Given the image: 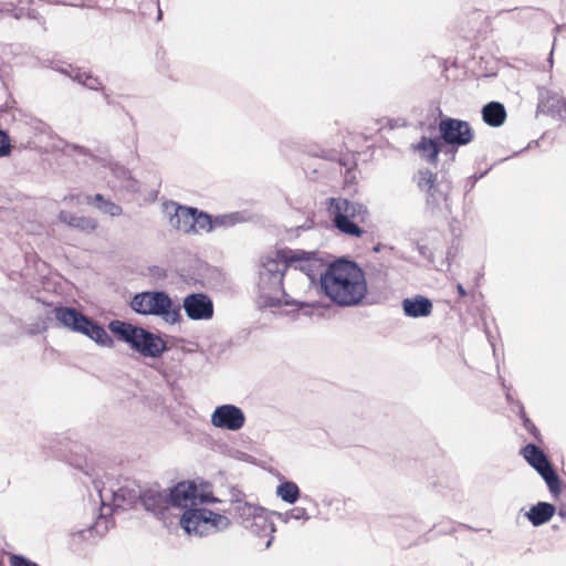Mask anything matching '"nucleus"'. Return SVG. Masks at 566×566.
<instances>
[{
  "mask_svg": "<svg viewBox=\"0 0 566 566\" xmlns=\"http://www.w3.org/2000/svg\"><path fill=\"white\" fill-rule=\"evenodd\" d=\"M111 176L106 178L107 184L114 189H125L135 191L136 182L132 179L129 171L117 164H112L107 167Z\"/></svg>",
  "mask_w": 566,
  "mask_h": 566,
  "instance_id": "17",
  "label": "nucleus"
},
{
  "mask_svg": "<svg viewBox=\"0 0 566 566\" xmlns=\"http://www.w3.org/2000/svg\"><path fill=\"white\" fill-rule=\"evenodd\" d=\"M165 212L172 228L184 233H201L211 231V217L195 208L179 206L175 202L165 205Z\"/></svg>",
  "mask_w": 566,
  "mask_h": 566,
  "instance_id": "9",
  "label": "nucleus"
},
{
  "mask_svg": "<svg viewBox=\"0 0 566 566\" xmlns=\"http://www.w3.org/2000/svg\"><path fill=\"white\" fill-rule=\"evenodd\" d=\"M432 307V302L422 295L408 297L402 301V310L408 317H427L431 314Z\"/></svg>",
  "mask_w": 566,
  "mask_h": 566,
  "instance_id": "18",
  "label": "nucleus"
},
{
  "mask_svg": "<svg viewBox=\"0 0 566 566\" xmlns=\"http://www.w3.org/2000/svg\"><path fill=\"white\" fill-rule=\"evenodd\" d=\"M108 328L119 340L144 357L158 358L167 349L160 336L130 323L115 319L108 324Z\"/></svg>",
  "mask_w": 566,
  "mask_h": 566,
  "instance_id": "5",
  "label": "nucleus"
},
{
  "mask_svg": "<svg viewBox=\"0 0 566 566\" xmlns=\"http://www.w3.org/2000/svg\"><path fill=\"white\" fill-rule=\"evenodd\" d=\"M233 516L239 520V522L245 526L247 523L251 522L259 514L264 513V509L249 503L244 500L235 499L234 506L231 509Z\"/></svg>",
  "mask_w": 566,
  "mask_h": 566,
  "instance_id": "21",
  "label": "nucleus"
},
{
  "mask_svg": "<svg viewBox=\"0 0 566 566\" xmlns=\"http://www.w3.org/2000/svg\"><path fill=\"white\" fill-rule=\"evenodd\" d=\"M327 210L338 231L355 238L363 235L364 231L359 228L358 223L365 222L368 217L366 206L338 197L327 200Z\"/></svg>",
  "mask_w": 566,
  "mask_h": 566,
  "instance_id": "7",
  "label": "nucleus"
},
{
  "mask_svg": "<svg viewBox=\"0 0 566 566\" xmlns=\"http://www.w3.org/2000/svg\"><path fill=\"white\" fill-rule=\"evenodd\" d=\"M528 464L542 476L552 494L556 495L560 492L562 482L553 462H528Z\"/></svg>",
  "mask_w": 566,
  "mask_h": 566,
  "instance_id": "19",
  "label": "nucleus"
},
{
  "mask_svg": "<svg viewBox=\"0 0 566 566\" xmlns=\"http://www.w3.org/2000/svg\"><path fill=\"white\" fill-rule=\"evenodd\" d=\"M10 563L11 566H40L35 562L18 554H14L10 557Z\"/></svg>",
  "mask_w": 566,
  "mask_h": 566,
  "instance_id": "35",
  "label": "nucleus"
},
{
  "mask_svg": "<svg viewBox=\"0 0 566 566\" xmlns=\"http://www.w3.org/2000/svg\"><path fill=\"white\" fill-rule=\"evenodd\" d=\"M244 527L260 537H268L264 547L269 548L271 546L274 539L275 526L274 523L264 515V513L259 514L251 522L247 523Z\"/></svg>",
  "mask_w": 566,
  "mask_h": 566,
  "instance_id": "20",
  "label": "nucleus"
},
{
  "mask_svg": "<svg viewBox=\"0 0 566 566\" xmlns=\"http://www.w3.org/2000/svg\"><path fill=\"white\" fill-rule=\"evenodd\" d=\"M439 132L447 144L464 146L473 139V133L468 122L455 118H443L439 123Z\"/></svg>",
  "mask_w": 566,
  "mask_h": 566,
  "instance_id": "12",
  "label": "nucleus"
},
{
  "mask_svg": "<svg viewBox=\"0 0 566 566\" xmlns=\"http://www.w3.org/2000/svg\"><path fill=\"white\" fill-rule=\"evenodd\" d=\"M318 291L336 305L352 307L363 302L368 287L364 271L355 262L340 259L329 264L324 261Z\"/></svg>",
  "mask_w": 566,
  "mask_h": 566,
  "instance_id": "2",
  "label": "nucleus"
},
{
  "mask_svg": "<svg viewBox=\"0 0 566 566\" xmlns=\"http://www.w3.org/2000/svg\"><path fill=\"white\" fill-rule=\"evenodd\" d=\"M200 505L201 504L186 503L185 506H178L184 510L180 517V525L188 535L203 537L224 531L231 525V521L228 516L201 507Z\"/></svg>",
  "mask_w": 566,
  "mask_h": 566,
  "instance_id": "6",
  "label": "nucleus"
},
{
  "mask_svg": "<svg viewBox=\"0 0 566 566\" xmlns=\"http://www.w3.org/2000/svg\"><path fill=\"white\" fill-rule=\"evenodd\" d=\"M129 306L139 315L159 317L168 325L182 321L180 305L165 291L139 292L133 296Z\"/></svg>",
  "mask_w": 566,
  "mask_h": 566,
  "instance_id": "4",
  "label": "nucleus"
},
{
  "mask_svg": "<svg viewBox=\"0 0 566 566\" xmlns=\"http://www.w3.org/2000/svg\"><path fill=\"white\" fill-rule=\"evenodd\" d=\"M242 220L238 212L217 216L214 219L211 218V231L219 227H231Z\"/></svg>",
  "mask_w": 566,
  "mask_h": 566,
  "instance_id": "31",
  "label": "nucleus"
},
{
  "mask_svg": "<svg viewBox=\"0 0 566 566\" xmlns=\"http://www.w3.org/2000/svg\"><path fill=\"white\" fill-rule=\"evenodd\" d=\"M560 99L564 98L558 94L551 91H544L539 94V106L547 108L551 112L559 111Z\"/></svg>",
  "mask_w": 566,
  "mask_h": 566,
  "instance_id": "29",
  "label": "nucleus"
},
{
  "mask_svg": "<svg viewBox=\"0 0 566 566\" xmlns=\"http://www.w3.org/2000/svg\"><path fill=\"white\" fill-rule=\"evenodd\" d=\"M457 290H458V293H459L460 296H465L467 295V291L464 290L462 284H458Z\"/></svg>",
  "mask_w": 566,
  "mask_h": 566,
  "instance_id": "38",
  "label": "nucleus"
},
{
  "mask_svg": "<svg viewBox=\"0 0 566 566\" xmlns=\"http://www.w3.org/2000/svg\"><path fill=\"white\" fill-rule=\"evenodd\" d=\"M276 495L289 504H294L300 497V489L292 481H284L276 488Z\"/></svg>",
  "mask_w": 566,
  "mask_h": 566,
  "instance_id": "27",
  "label": "nucleus"
},
{
  "mask_svg": "<svg viewBox=\"0 0 566 566\" xmlns=\"http://www.w3.org/2000/svg\"><path fill=\"white\" fill-rule=\"evenodd\" d=\"M10 149L11 146L8 135L0 130V157L9 155Z\"/></svg>",
  "mask_w": 566,
  "mask_h": 566,
  "instance_id": "36",
  "label": "nucleus"
},
{
  "mask_svg": "<svg viewBox=\"0 0 566 566\" xmlns=\"http://www.w3.org/2000/svg\"><path fill=\"white\" fill-rule=\"evenodd\" d=\"M56 321L69 331L82 334L97 345L106 348L114 346L113 338L98 323L92 321L73 307H56L54 310Z\"/></svg>",
  "mask_w": 566,
  "mask_h": 566,
  "instance_id": "8",
  "label": "nucleus"
},
{
  "mask_svg": "<svg viewBox=\"0 0 566 566\" xmlns=\"http://www.w3.org/2000/svg\"><path fill=\"white\" fill-rule=\"evenodd\" d=\"M483 120L492 126H501L506 118V111L504 106L499 102H491L482 108Z\"/></svg>",
  "mask_w": 566,
  "mask_h": 566,
  "instance_id": "24",
  "label": "nucleus"
},
{
  "mask_svg": "<svg viewBox=\"0 0 566 566\" xmlns=\"http://www.w3.org/2000/svg\"><path fill=\"white\" fill-rule=\"evenodd\" d=\"M436 175L430 170H420L417 176V184L420 190L427 192L433 200H437L434 188Z\"/></svg>",
  "mask_w": 566,
  "mask_h": 566,
  "instance_id": "28",
  "label": "nucleus"
},
{
  "mask_svg": "<svg viewBox=\"0 0 566 566\" xmlns=\"http://www.w3.org/2000/svg\"><path fill=\"white\" fill-rule=\"evenodd\" d=\"M415 149L420 156L429 163H436L439 154V143L434 139L422 137L421 140L415 145Z\"/></svg>",
  "mask_w": 566,
  "mask_h": 566,
  "instance_id": "26",
  "label": "nucleus"
},
{
  "mask_svg": "<svg viewBox=\"0 0 566 566\" xmlns=\"http://www.w3.org/2000/svg\"><path fill=\"white\" fill-rule=\"evenodd\" d=\"M142 491L130 489L128 486H120L115 491H112L113 506L106 505L103 496L101 495L102 506L99 507V514L95 521L87 525L85 528L75 530L72 535L78 536L83 541H96L102 538L114 525L112 514L117 509L126 510L132 509L135 504L140 501Z\"/></svg>",
  "mask_w": 566,
  "mask_h": 566,
  "instance_id": "3",
  "label": "nucleus"
},
{
  "mask_svg": "<svg viewBox=\"0 0 566 566\" xmlns=\"http://www.w3.org/2000/svg\"><path fill=\"white\" fill-rule=\"evenodd\" d=\"M62 72L90 90H99L102 87L101 81L86 71L70 66L69 70H62Z\"/></svg>",
  "mask_w": 566,
  "mask_h": 566,
  "instance_id": "25",
  "label": "nucleus"
},
{
  "mask_svg": "<svg viewBox=\"0 0 566 566\" xmlns=\"http://www.w3.org/2000/svg\"><path fill=\"white\" fill-rule=\"evenodd\" d=\"M59 220L72 228L87 233L93 232L97 228L96 220L87 217H77L67 211H61L59 213Z\"/></svg>",
  "mask_w": 566,
  "mask_h": 566,
  "instance_id": "23",
  "label": "nucleus"
},
{
  "mask_svg": "<svg viewBox=\"0 0 566 566\" xmlns=\"http://www.w3.org/2000/svg\"><path fill=\"white\" fill-rule=\"evenodd\" d=\"M424 526L415 517L403 516L395 523V534L402 547H410L419 543Z\"/></svg>",
  "mask_w": 566,
  "mask_h": 566,
  "instance_id": "15",
  "label": "nucleus"
},
{
  "mask_svg": "<svg viewBox=\"0 0 566 566\" xmlns=\"http://www.w3.org/2000/svg\"><path fill=\"white\" fill-rule=\"evenodd\" d=\"M174 486L169 491H157L153 489L143 490L140 503L146 511L155 515L163 516L170 506L177 507V502L172 499Z\"/></svg>",
  "mask_w": 566,
  "mask_h": 566,
  "instance_id": "14",
  "label": "nucleus"
},
{
  "mask_svg": "<svg viewBox=\"0 0 566 566\" xmlns=\"http://www.w3.org/2000/svg\"><path fill=\"white\" fill-rule=\"evenodd\" d=\"M275 514L284 523H289L292 520L307 521L310 518L307 511L304 507H300V506H295V507L287 510L283 513H275Z\"/></svg>",
  "mask_w": 566,
  "mask_h": 566,
  "instance_id": "30",
  "label": "nucleus"
},
{
  "mask_svg": "<svg viewBox=\"0 0 566 566\" xmlns=\"http://www.w3.org/2000/svg\"><path fill=\"white\" fill-rule=\"evenodd\" d=\"M521 418L524 420V424L527 426V423L530 422V420L526 418L525 416V412L523 410V408H521Z\"/></svg>",
  "mask_w": 566,
  "mask_h": 566,
  "instance_id": "39",
  "label": "nucleus"
},
{
  "mask_svg": "<svg viewBox=\"0 0 566 566\" xmlns=\"http://www.w3.org/2000/svg\"><path fill=\"white\" fill-rule=\"evenodd\" d=\"M94 463L95 462H88V461L76 462L75 468L77 470L83 471L84 474L87 475L92 480V482L94 483L95 488L98 489V479H97V475L95 474Z\"/></svg>",
  "mask_w": 566,
  "mask_h": 566,
  "instance_id": "33",
  "label": "nucleus"
},
{
  "mask_svg": "<svg viewBox=\"0 0 566 566\" xmlns=\"http://www.w3.org/2000/svg\"><path fill=\"white\" fill-rule=\"evenodd\" d=\"M245 420L243 410L232 403L216 407L210 416L212 427L231 432L241 430L245 424Z\"/></svg>",
  "mask_w": 566,
  "mask_h": 566,
  "instance_id": "11",
  "label": "nucleus"
},
{
  "mask_svg": "<svg viewBox=\"0 0 566 566\" xmlns=\"http://www.w3.org/2000/svg\"><path fill=\"white\" fill-rule=\"evenodd\" d=\"M64 202H69L71 206H78L84 202L94 205L101 212L109 214L111 217H118L122 214L120 206L105 200L102 195L91 196H65L63 199Z\"/></svg>",
  "mask_w": 566,
  "mask_h": 566,
  "instance_id": "16",
  "label": "nucleus"
},
{
  "mask_svg": "<svg viewBox=\"0 0 566 566\" xmlns=\"http://www.w3.org/2000/svg\"><path fill=\"white\" fill-rule=\"evenodd\" d=\"M559 515L563 516V517L565 516V513H564L563 510H559Z\"/></svg>",
  "mask_w": 566,
  "mask_h": 566,
  "instance_id": "41",
  "label": "nucleus"
},
{
  "mask_svg": "<svg viewBox=\"0 0 566 566\" xmlns=\"http://www.w3.org/2000/svg\"><path fill=\"white\" fill-rule=\"evenodd\" d=\"M560 107L566 112V99H560Z\"/></svg>",
  "mask_w": 566,
  "mask_h": 566,
  "instance_id": "40",
  "label": "nucleus"
},
{
  "mask_svg": "<svg viewBox=\"0 0 566 566\" xmlns=\"http://www.w3.org/2000/svg\"><path fill=\"white\" fill-rule=\"evenodd\" d=\"M556 512L554 504L548 502H538L526 513V517L533 526H541L551 521Z\"/></svg>",
  "mask_w": 566,
  "mask_h": 566,
  "instance_id": "22",
  "label": "nucleus"
},
{
  "mask_svg": "<svg viewBox=\"0 0 566 566\" xmlns=\"http://www.w3.org/2000/svg\"><path fill=\"white\" fill-rule=\"evenodd\" d=\"M458 527H468L464 524H458L453 521L447 520L443 522H440L439 524L433 525V530L437 534H451L457 531Z\"/></svg>",
  "mask_w": 566,
  "mask_h": 566,
  "instance_id": "34",
  "label": "nucleus"
},
{
  "mask_svg": "<svg viewBox=\"0 0 566 566\" xmlns=\"http://www.w3.org/2000/svg\"><path fill=\"white\" fill-rule=\"evenodd\" d=\"M524 460H547L546 455L535 444H527L521 450Z\"/></svg>",
  "mask_w": 566,
  "mask_h": 566,
  "instance_id": "32",
  "label": "nucleus"
},
{
  "mask_svg": "<svg viewBox=\"0 0 566 566\" xmlns=\"http://www.w3.org/2000/svg\"><path fill=\"white\" fill-rule=\"evenodd\" d=\"M244 497H245V494L242 491L233 488L231 490V500H230L231 504H232V507L234 506V500L235 499L244 500Z\"/></svg>",
  "mask_w": 566,
  "mask_h": 566,
  "instance_id": "37",
  "label": "nucleus"
},
{
  "mask_svg": "<svg viewBox=\"0 0 566 566\" xmlns=\"http://www.w3.org/2000/svg\"><path fill=\"white\" fill-rule=\"evenodd\" d=\"M172 499L177 506H185L186 503L208 504L220 503L221 501L213 495L212 484L208 481L195 480L181 481L174 486Z\"/></svg>",
  "mask_w": 566,
  "mask_h": 566,
  "instance_id": "10",
  "label": "nucleus"
},
{
  "mask_svg": "<svg viewBox=\"0 0 566 566\" xmlns=\"http://www.w3.org/2000/svg\"><path fill=\"white\" fill-rule=\"evenodd\" d=\"M324 259L315 252L282 250L263 259L258 283L263 306H310L305 297L318 290Z\"/></svg>",
  "mask_w": 566,
  "mask_h": 566,
  "instance_id": "1",
  "label": "nucleus"
},
{
  "mask_svg": "<svg viewBox=\"0 0 566 566\" xmlns=\"http://www.w3.org/2000/svg\"><path fill=\"white\" fill-rule=\"evenodd\" d=\"M182 308L191 321H209L213 317L212 300L205 293H191L184 297Z\"/></svg>",
  "mask_w": 566,
  "mask_h": 566,
  "instance_id": "13",
  "label": "nucleus"
}]
</instances>
